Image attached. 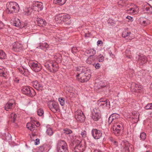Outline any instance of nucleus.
Here are the masks:
<instances>
[{"label": "nucleus", "instance_id": "nucleus-1", "mask_svg": "<svg viewBox=\"0 0 152 152\" xmlns=\"http://www.w3.org/2000/svg\"><path fill=\"white\" fill-rule=\"evenodd\" d=\"M76 70L78 72L77 75V78L80 82H86L90 78L91 75L89 71L84 70L83 67L77 68Z\"/></svg>", "mask_w": 152, "mask_h": 152}, {"label": "nucleus", "instance_id": "nucleus-2", "mask_svg": "<svg viewBox=\"0 0 152 152\" xmlns=\"http://www.w3.org/2000/svg\"><path fill=\"white\" fill-rule=\"evenodd\" d=\"M57 58V56L55 57V58L57 59L56 62H47L45 64V67L51 72L55 73L58 70L59 66L57 63L61 62L62 57L59 56L58 58Z\"/></svg>", "mask_w": 152, "mask_h": 152}, {"label": "nucleus", "instance_id": "nucleus-3", "mask_svg": "<svg viewBox=\"0 0 152 152\" xmlns=\"http://www.w3.org/2000/svg\"><path fill=\"white\" fill-rule=\"evenodd\" d=\"M6 12L8 14L13 13H17L20 10V7L18 4L15 1L7 2L6 4Z\"/></svg>", "mask_w": 152, "mask_h": 152}, {"label": "nucleus", "instance_id": "nucleus-4", "mask_svg": "<svg viewBox=\"0 0 152 152\" xmlns=\"http://www.w3.org/2000/svg\"><path fill=\"white\" fill-rule=\"evenodd\" d=\"M123 127V123L121 121H117L113 127V133L116 135L118 136L121 134V129Z\"/></svg>", "mask_w": 152, "mask_h": 152}, {"label": "nucleus", "instance_id": "nucleus-5", "mask_svg": "<svg viewBox=\"0 0 152 152\" xmlns=\"http://www.w3.org/2000/svg\"><path fill=\"white\" fill-rule=\"evenodd\" d=\"M70 18L69 15L66 14H59L55 17V20L58 21V23H60V21L66 22Z\"/></svg>", "mask_w": 152, "mask_h": 152}, {"label": "nucleus", "instance_id": "nucleus-6", "mask_svg": "<svg viewBox=\"0 0 152 152\" xmlns=\"http://www.w3.org/2000/svg\"><path fill=\"white\" fill-rule=\"evenodd\" d=\"M28 64L32 70L35 72H38L41 69L42 67L41 65L36 62L30 61Z\"/></svg>", "mask_w": 152, "mask_h": 152}, {"label": "nucleus", "instance_id": "nucleus-7", "mask_svg": "<svg viewBox=\"0 0 152 152\" xmlns=\"http://www.w3.org/2000/svg\"><path fill=\"white\" fill-rule=\"evenodd\" d=\"M101 114L98 108H95L92 110V118L95 121H99L101 118Z\"/></svg>", "mask_w": 152, "mask_h": 152}, {"label": "nucleus", "instance_id": "nucleus-8", "mask_svg": "<svg viewBox=\"0 0 152 152\" xmlns=\"http://www.w3.org/2000/svg\"><path fill=\"white\" fill-rule=\"evenodd\" d=\"M22 92L27 95L33 96L36 95V93L32 88L27 86L24 87L22 90Z\"/></svg>", "mask_w": 152, "mask_h": 152}, {"label": "nucleus", "instance_id": "nucleus-9", "mask_svg": "<svg viewBox=\"0 0 152 152\" xmlns=\"http://www.w3.org/2000/svg\"><path fill=\"white\" fill-rule=\"evenodd\" d=\"M75 117L76 120L81 122L85 121V117L83 112L80 110H77L75 113Z\"/></svg>", "mask_w": 152, "mask_h": 152}, {"label": "nucleus", "instance_id": "nucleus-10", "mask_svg": "<svg viewBox=\"0 0 152 152\" xmlns=\"http://www.w3.org/2000/svg\"><path fill=\"white\" fill-rule=\"evenodd\" d=\"M91 134L93 137L96 139H99L102 136V133L101 131L96 129H92Z\"/></svg>", "mask_w": 152, "mask_h": 152}, {"label": "nucleus", "instance_id": "nucleus-11", "mask_svg": "<svg viewBox=\"0 0 152 152\" xmlns=\"http://www.w3.org/2000/svg\"><path fill=\"white\" fill-rule=\"evenodd\" d=\"M98 105L99 106H102V107H110V102L107 99H101L98 102Z\"/></svg>", "mask_w": 152, "mask_h": 152}, {"label": "nucleus", "instance_id": "nucleus-12", "mask_svg": "<svg viewBox=\"0 0 152 152\" xmlns=\"http://www.w3.org/2000/svg\"><path fill=\"white\" fill-rule=\"evenodd\" d=\"M15 102L14 100H11L8 102L4 106V109L6 111L11 109L15 107Z\"/></svg>", "mask_w": 152, "mask_h": 152}, {"label": "nucleus", "instance_id": "nucleus-13", "mask_svg": "<svg viewBox=\"0 0 152 152\" xmlns=\"http://www.w3.org/2000/svg\"><path fill=\"white\" fill-rule=\"evenodd\" d=\"M48 106L49 108L53 112H57L59 109V106L57 103L50 102L48 104Z\"/></svg>", "mask_w": 152, "mask_h": 152}, {"label": "nucleus", "instance_id": "nucleus-14", "mask_svg": "<svg viewBox=\"0 0 152 152\" xmlns=\"http://www.w3.org/2000/svg\"><path fill=\"white\" fill-rule=\"evenodd\" d=\"M57 148L68 149L67 143L64 141L63 140H60L58 142Z\"/></svg>", "mask_w": 152, "mask_h": 152}, {"label": "nucleus", "instance_id": "nucleus-15", "mask_svg": "<svg viewBox=\"0 0 152 152\" xmlns=\"http://www.w3.org/2000/svg\"><path fill=\"white\" fill-rule=\"evenodd\" d=\"M31 85L37 90H42L43 88V86L37 81H33L31 83Z\"/></svg>", "mask_w": 152, "mask_h": 152}, {"label": "nucleus", "instance_id": "nucleus-16", "mask_svg": "<svg viewBox=\"0 0 152 152\" xmlns=\"http://www.w3.org/2000/svg\"><path fill=\"white\" fill-rule=\"evenodd\" d=\"M137 61L140 62L142 64H144L147 61L146 57L143 54H140L138 56Z\"/></svg>", "mask_w": 152, "mask_h": 152}, {"label": "nucleus", "instance_id": "nucleus-17", "mask_svg": "<svg viewBox=\"0 0 152 152\" xmlns=\"http://www.w3.org/2000/svg\"><path fill=\"white\" fill-rule=\"evenodd\" d=\"M128 12L130 13L133 14H136L138 13L139 11V8L137 6H135L133 8L132 7L129 8V9L127 10Z\"/></svg>", "mask_w": 152, "mask_h": 152}, {"label": "nucleus", "instance_id": "nucleus-18", "mask_svg": "<svg viewBox=\"0 0 152 152\" xmlns=\"http://www.w3.org/2000/svg\"><path fill=\"white\" fill-rule=\"evenodd\" d=\"M36 21L37 22L38 26H45L46 25V21L41 18H37Z\"/></svg>", "mask_w": 152, "mask_h": 152}, {"label": "nucleus", "instance_id": "nucleus-19", "mask_svg": "<svg viewBox=\"0 0 152 152\" xmlns=\"http://www.w3.org/2000/svg\"><path fill=\"white\" fill-rule=\"evenodd\" d=\"M144 11L148 14H152V7L148 4L145 7Z\"/></svg>", "mask_w": 152, "mask_h": 152}, {"label": "nucleus", "instance_id": "nucleus-20", "mask_svg": "<svg viewBox=\"0 0 152 152\" xmlns=\"http://www.w3.org/2000/svg\"><path fill=\"white\" fill-rule=\"evenodd\" d=\"M13 25L16 27L21 28V23L20 20L18 18H15L13 21Z\"/></svg>", "mask_w": 152, "mask_h": 152}, {"label": "nucleus", "instance_id": "nucleus-21", "mask_svg": "<svg viewBox=\"0 0 152 152\" xmlns=\"http://www.w3.org/2000/svg\"><path fill=\"white\" fill-rule=\"evenodd\" d=\"M27 128L33 132L34 131L35 129V125L34 124L31 123H28L26 125Z\"/></svg>", "mask_w": 152, "mask_h": 152}, {"label": "nucleus", "instance_id": "nucleus-22", "mask_svg": "<svg viewBox=\"0 0 152 152\" xmlns=\"http://www.w3.org/2000/svg\"><path fill=\"white\" fill-rule=\"evenodd\" d=\"M87 53L88 54L90 58L94 56L96 53V51L94 49H90L87 51Z\"/></svg>", "mask_w": 152, "mask_h": 152}, {"label": "nucleus", "instance_id": "nucleus-23", "mask_svg": "<svg viewBox=\"0 0 152 152\" xmlns=\"http://www.w3.org/2000/svg\"><path fill=\"white\" fill-rule=\"evenodd\" d=\"M17 118V115L16 114L12 113L10 116L9 120L13 123L15 122V120Z\"/></svg>", "mask_w": 152, "mask_h": 152}, {"label": "nucleus", "instance_id": "nucleus-24", "mask_svg": "<svg viewBox=\"0 0 152 152\" xmlns=\"http://www.w3.org/2000/svg\"><path fill=\"white\" fill-rule=\"evenodd\" d=\"M130 144H129L128 142H126L124 145V150L125 152H129L130 148H132V147H130Z\"/></svg>", "mask_w": 152, "mask_h": 152}, {"label": "nucleus", "instance_id": "nucleus-25", "mask_svg": "<svg viewBox=\"0 0 152 152\" xmlns=\"http://www.w3.org/2000/svg\"><path fill=\"white\" fill-rule=\"evenodd\" d=\"M66 0H53V3L55 4H57L59 5H62L64 4L66 2Z\"/></svg>", "mask_w": 152, "mask_h": 152}, {"label": "nucleus", "instance_id": "nucleus-26", "mask_svg": "<svg viewBox=\"0 0 152 152\" xmlns=\"http://www.w3.org/2000/svg\"><path fill=\"white\" fill-rule=\"evenodd\" d=\"M70 139L72 140L73 141L75 142L77 141H78V143H79L80 142L81 139H80V137L78 136H76L75 135H72L70 136Z\"/></svg>", "mask_w": 152, "mask_h": 152}, {"label": "nucleus", "instance_id": "nucleus-27", "mask_svg": "<svg viewBox=\"0 0 152 152\" xmlns=\"http://www.w3.org/2000/svg\"><path fill=\"white\" fill-rule=\"evenodd\" d=\"M131 33L129 31L128 29H124L122 33V36L124 37H126L128 36Z\"/></svg>", "mask_w": 152, "mask_h": 152}, {"label": "nucleus", "instance_id": "nucleus-28", "mask_svg": "<svg viewBox=\"0 0 152 152\" xmlns=\"http://www.w3.org/2000/svg\"><path fill=\"white\" fill-rule=\"evenodd\" d=\"M34 4L40 10H41L43 9V3L41 2H35V4Z\"/></svg>", "mask_w": 152, "mask_h": 152}, {"label": "nucleus", "instance_id": "nucleus-29", "mask_svg": "<svg viewBox=\"0 0 152 152\" xmlns=\"http://www.w3.org/2000/svg\"><path fill=\"white\" fill-rule=\"evenodd\" d=\"M7 73L4 68L0 69V76L5 77L7 76Z\"/></svg>", "mask_w": 152, "mask_h": 152}, {"label": "nucleus", "instance_id": "nucleus-30", "mask_svg": "<svg viewBox=\"0 0 152 152\" xmlns=\"http://www.w3.org/2000/svg\"><path fill=\"white\" fill-rule=\"evenodd\" d=\"M46 133L48 135L51 136L53 134V132L50 127H47Z\"/></svg>", "mask_w": 152, "mask_h": 152}, {"label": "nucleus", "instance_id": "nucleus-31", "mask_svg": "<svg viewBox=\"0 0 152 152\" xmlns=\"http://www.w3.org/2000/svg\"><path fill=\"white\" fill-rule=\"evenodd\" d=\"M110 115L112 117L113 119L114 122H116L117 121H119L118 120L117 121L116 120V119L119 118V114L116 113H114Z\"/></svg>", "mask_w": 152, "mask_h": 152}, {"label": "nucleus", "instance_id": "nucleus-32", "mask_svg": "<svg viewBox=\"0 0 152 152\" xmlns=\"http://www.w3.org/2000/svg\"><path fill=\"white\" fill-rule=\"evenodd\" d=\"M75 151L77 152H82L83 151V148H82L81 145L80 144L77 145L75 148Z\"/></svg>", "mask_w": 152, "mask_h": 152}, {"label": "nucleus", "instance_id": "nucleus-33", "mask_svg": "<svg viewBox=\"0 0 152 152\" xmlns=\"http://www.w3.org/2000/svg\"><path fill=\"white\" fill-rule=\"evenodd\" d=\"M6 57L5 53L2 50H0V58L5 59Z\"/></svg>", "mask_w": 152, "mask_h": 152}, {"label": "nucleus", "instance_id": "nucleus-34", "mask_svg": "<svg viewBox=\"0 0 152 152\" xmlns=\"http://www.w3.org/2000/svg\"><path fill=\"white\" fill-rule=\"evenodd\" d=\"M32 10L30 8H26L25 10L24 14L25 15H29L31 12Z\"/></svg>", "mask_w": 152, "mask_h": 152}, {"label": "nucleus", "instance_id": "nucleus-35", "mask_svg": "<svg viewBox=\"0 0 152 152\" xmlns=\"http://www.w3.org/2000/svg\"><path fill=\"white\" fill-rule=\"evenodd\" d=\"M58 100L61 106H64L65 104V100L64 98L62 97L59 98Z\"/></svg>", "mask_w": 152, "mask_h": 152}, {"label": "nucleus", "instance_id": "nucleus-36", "mask_svg": "<svg viewBox=\"0 0 152 152\" xmlns=\"http://www.w3.org/2000/svg\"><path fill=\"white\" fill-rule=\"evenodd\" d=\"M63 131V132L64 133L67 134H71L72 132V131L71 130L67 128H66L64 129Z\"/></svg>", "mask_w": 152, "mask_h": 152}, {"label": "nucleus", "instance_id": "nucleus-37", "mask_svg": "<svg viewBox=\"0 0 152 152\" xmlns=\"http://www.w3.org/2000/svg\"><path fill=\"white\" fill-rule=\"evenodd\" d=\"M68 94L70 98L75 97L77 95V94L73 91H69Z\"/></svg>", "mask_w": 152, "mask_h": 152}, {"label": "nucleus", "instance_id": "nucleus-38", "mask_svg": "<svg viewBox=\"0 0 152 152\" xmlns=\"http://www.w3.org/2000/svg\"><path fill=\"white\" fill-rule=\"evenodd\" d=\"M48 47L49 45L47 43L44 42L41 44L40 46V48L42 49V48H48Z\"/></svg>", "mask_w": 152, "mask_h": 152}, {"label": "nucleus", "instance_id": "nucleus-39", "mask_svg": "<svg viewBox=\"0 0 152 152\" xmlns=\"http://www.w3.org/2000/svg\"><path fill=\"white\" fill-rule=\"evenodd\" d=\"M57 152H68V149L57 148Z\"/></svg>", "mask_w": 152, "mask_h": 152}, {"label": "nucleus", "instance_id": "nucleus-40", "mask_svg": "<svg viewBox=\"0 0 152 152\" xmlns=\"http://www.w3.org/2000/svg\"><path fill=\"white\" fill-rule=\"evenodd\" d=\"M146 137V134L144 132H142L140 135V138L142 140H144Z\"/></svg>", "mask_w": 152, "mask_h": 152}, {"label": "nucleus", "instance_id": "nucleus-41", "mask_svg": "<svg viewBox=\"0 0 152 152\" xmlns=\"http://www.w3.org/2000/svg\"><path fill=\"white\" fill-rule=\"evenodd\" d=\"M37 114L39 116H42L44 114V111L42 109H40L37 111Z\"/></svg>", "mask_w": 152, "mask_h": 152}, {"label": "nucleus", "instance_id": "nucleus-42", "mask_svg": "<svg viewBox=\"0 0 152 152\" xmlns=\"http://www.w3.org/2000/svg\"><path fill=\"white\" fill-rule=\"evenodd\" d=\"M145 108L147 110L152 109V103L148 104L145 106Z\"/></svg>", "mask_w": 152, "mask_h": 152}, {"label": "nucleus", "instance_id": "nucleus-43", "mask_svg": "<svg viewBox=\"0 0 152 152\" xmlns=\"http://www.w3.org/2000/svg\"><path fill=\"white\" fill-rule=\"evenodd\" d=\"M72 52L74 53L75 54L78 51V50L77 48L75 47H73L72 49Z\"/></svg>", "mask_w": 152, "mask_h": 152}, {"label": "nucleus", "instance_id": "nucleus-44", "mask_svg": "<svg viewBox=\"0 0 152 152\" xmlns=\"http://www.w3.org/2000/svg\"><path fill=\"white\" fill-rule=\"evenodd\" d=\"M129 50H126V56L128 58L131 59L132 58V55L129 54Z\"/></svg>", "mask_w": 152, "mask_h": 152}, {"label": "nucleus", "instance_id": "nucleus-45", "mask_svg": "<svg viewBox=\"0 0 152 152\" xmlns=\"http://www.w3.org/2000/svg\"><path fill=\"white\" fill-rule=\"evenodd\" d=\"M140 23L141 25L143 26H145L147 25L145 20H141Z\"/></svg>", "mask_w": 152, "mask_h": 152}, {"label": "nucleus", "instance_id": "nucleus-46", "mask_svg": "<svg viewBox=\"0 0 152 152\" xmlns=\"http://www.w3.org/2000/svg\"><path fill=\"white\" fill-rule=\"evenodd\" d=\"M104 57L102 55H100L98 58L99 61L100 62H102L104 61Z\"/></svg>", "mask_w": 152, "mask_h": 152}, {"label": "nucleus", "instance_id": "nucleus-47", "mask_svg": "<svg viewBox=\"0 0 152 152\" xmlns=\"http://www.w3.org/2000/svg\"><path fill=\"white\" fill-rule=\"evenodd\" d=\"M81 135L83 137H85L86 136V132L85 130L82 131L81 133Z\"/></svg>", "mask_w": 152, "mask_h": 152}, {"label": "nucleus", "instance_id": "nucleus-48", "mask_svg": "<svg viewBox=\"0 0 152 152\" xmlns=\"http://www.w3.org/2000/svg\"><path fill=\"white\" fill-rule=\"evenodd\" d=\"M45 150V147L44 146H40L39 147L38 151L39 152H43Z\"/></svg>", "mask_w": 152, "mask_h": 152}, {"label": "nucleus", "instance_id": "nucleus-49", "mask_svg": "<svg viewBox=\"0 0 152 152\" xmlns=\"http://www.w3.org/2000/svg\"><path fill=\"white\" fill-rule=\"evenodd\" d=\"M19 44L18 43L16 44L15 42L14 44V45H13V47L14 49H15L16 50L18 49L19 48Z\"/></svg>", "mask_w": 152, "mask_h": 152}, {"label": "nucleus", "instance_id": "nucleus-50", "mask_svg": "<svg viewBox=\"0 0 152 152\" xmlns=\"http://www.w3.org/2000/svg\"><path fill=\"white\" fill-rule=\"evenodd\" d=\"M142 88V86H139L137 84H136L135 85V90H136L137 89L139 90H140L141 88Z\"/></svg>", "mask_w": 152, "mask_h": 152}, {"label": "nucleus", "instance_id": "nucleus-51", "mask_svg": "<svg viewBox=\"0 0 152 152\" xmlns=\"http://www.w3.org/2000/svg\"><path fill=\"white\" fill-rule=\"evenodd\" d=\"M108 120V122L109 124H110L112 122L114 121L113 120V119L112 117V116H111V115H110L109 117Z\"/></svg>", "mask_w": 152, "mask_h": 152}, {"label": "nucleus", "instance_id": "nucleus-52", "mask_svg": "<svg viewBox=\"0 0 152 152\" xmlns=\"http://www.w3.org/2000/svg\"><path fill=\"white\" fill-rule=\"evenodd\" d=\"M100 66V64L99 63H97L95 65V67L96 69H99Z\"/></svg>", "mask_w": 152, "mask_h": 152}, {"label": "nucleus", "instance_id": "nucleus-53", "mask_svg": "<svg viewBox=\"0 0 152 152\" xmlns=\"http://www.w3.org/2000/svg\"><path fill=\"white\" fill-rule=\"evenodd\" d=\"M110 140L115 145H116L117 144V142L113 139L112 138H110Z\"/></svg>", "mask_w": 152, "mask_h": 152}, {"label": "nucleus", "instance_id": "nucleus-54", "mask_svg": "<svg viewBox=\"0 0 152 152\" xmlns=\"http://www.w3.org/2000/svg\"><path fill=\"white\" fill-rule=\"evenodd\" d=\"M39 143V139H36L35 141V145H38Z\"/></svg>", "mask_w": 152, "mask_h": 152}, {"label": "nucleus", "instance_id": "nucleus-55", "mask_svg": "<svg viewBox=\"0 0 152 152\" xmlns=\"http://www.w3.org/2000/svg\"><path fill=\"white\" fill-rule=\"evenodd\" d=\"M11 138V135L10 134H8L7 137L6 138V140H10Z\"/></svg>", "mask_w": 152, "mask_h": 152}, {"label": "nucleus", "instance_id": "nucleus-56", "mask_svg": "<svg viewBox=\"0 0 152 152\" xmlns=\"http://www.w3.org/2000/svg\"><path fill=\"white\" fill-rule=\"evenodd\" d=\"M126 18L131 21H133V18L130 16H127L126 17Z\"/></svg>", "mask_w": 152, "mask_h": 152}, {"label": "nucleus", "instance_id": "nucleus-57", "mask_svg": "<svg viewBox=\"0 0 152 152\" xmlns=\"http://www.w3.org/2000/svg\"><path fill=\"white\" fill-rule=\"evenodd\" d=\"M103 44V42L101 40H98L97 42V45L99 46L100 44Z\"/></svg>", "mask_w": 152, "mask_h": 152}, {"label": "nucleus", "instance_id": "nucleus-58", "mask_svg": "<svg viewBox=\"0 0 152 152\" xmlns=\"http://www.w3.org/2000/svg\"><path fill=\"white\" fill-rule=\"evenodd\" d=\"M87 61V63L88 64H91V61H90V58H88L87 61Z\"/></svg>", "mask_w": 152, "mask_h": 152}, {"label": "nucleus", "instance_id": "nucleus-59", "mask_svg": "<svg viewBox=\"0 0 152 152\" xmlns=\"http://www.w3.org/2000/svg\"><path fill=\"white\" fill-rule=\"evenodd\" d=\"M28 25V23L26 21L25 22H24V25L23 26V28H25L26 27H27V26Z\"/></svg>", "mask_w": 152, "mask_h": 152}, {"label": "nucleus", "instance_id": "nucleus-60", "mask_svg": "<svg viewBox=\"0 0 152 152\" xmlns=\"http://www.w3.org/2000/svg\"><path fill=\"white\" fill-rule=\"evenodd\" d=\"M3 23L0 21V29H1L3 27Z\"/></svg>", "mask_w": 152, "mask_h": 152}, {"label": "nucleus", "instance_id": "nucleus-61", "mask_svg": "<svg viewBox=\"0 0 152 152\" xmlns=\"http://www.w3.org/2000/svg\"><path fill=\"white\" fill-rule=\"evenodd\" d=\"M93 152H102L100 151L98 149H96Z\"/></svg>", "mask_w": 152, "mask_h": 152}, {"label": "nucleus", "instance_id": "nucleus-62", "mask_svg": "<svg viewBox=\"0 0 152 152\" xmlns=\"http://www.w3.org/2000/svg\"><path fill=\"white\" fill-rule=\"evenodd\" d=\"M35 131L34 132V133L33 132L32 134V135L33 136H35L37 135V134L35 133Z\"/></svg>", "mask_w": 152, "mask_h": 152}, {"label": "nucleus", "instance_id": "nucleus-63", "mask_svg": "<svg viewBox=\"0 0 152 152\" xmlns=\"http://www.w3.org/2000/svg\"><path fill=\"white\" fill-rule=\"evenodd\" d=\"M150 116L152 117V111L150 112Z\"/></svg>", "mask_w": 152, "mask_h": 152}, {"label": "nucleus", "instance_id": "nucleus-64", "mask_svg": "<svg viewBox=\"0 0 152 152\" xmlns=\"http://www.w3.org/2000/svg\"><path fill=\"white\" fill-rule=\"evenodd\" d=\"M36 124H37V125L38 126V125H39V123L38 122H37L36 123Z\"/></svg>", "mask_w": 152, "mask_h": 152}]
</instances>
